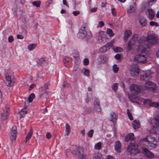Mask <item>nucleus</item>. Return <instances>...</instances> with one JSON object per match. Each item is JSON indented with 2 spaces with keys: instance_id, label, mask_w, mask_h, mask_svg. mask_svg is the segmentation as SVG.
Listing matches in <instances>:
<instances>
[{
  "instance_id": "ea45409f",
  "label": "nucleus",
  "mask_w": 159,
  "mask_h": 159,
  "mask_svg": "<svg viewBox=\"0 0 159 159\" xmlns=\"http://www.w3.org/2000/svg\"><path fill=\"white\" fill-rule=\"evenodd\" d=\"M40 3L41 2L40 1H37L32 2V4H33V5L37 7L40 6Z\"/></svg>"
},
{
  "instance_id": "9d476101",
  "label": "nucleus",
  "mask_w": 159,
  "mask_h": 159,
  "mask_svg": "<svg viewBox=\"0 0 159 159\" xmlns=\"http://www.w3.org/2000/svg\"><path fill=\"white\" fill-rule=\"evenodd\" d=\"M142 150L143 154L146 157L149 158H152L154 157V154L149 151L146 148L143 147L142 148Z\"/></svg>"
},
{
  "instance_id": "0e129e2a",
  "label": "nucleus",
  "mask_w": 159,
  "mask_h": 159,
  "mask_svg": "<svg viewBox=\"0 0 159 159\" xmlns=\"http://www.w3.org/2000/svg\"><path fill=\"white\" fill-rule=\"evenodd\" d=\"M80 13V12L79 11H74L73 12V13L75 16H76L79 14Z\"/></svg>"
},
{
  "instance_id": "c85d7f7f",
  "label": "nucleus",
  "mask_w": 159,
  "mask_h": 159,
  "mask_svg": "<svg viewBox=\"0 0 159 159\" xmlns=\"http://www.w3.org/2000/svg\"><path fill=\"white\" fill-rule=\"evenodd\" d=\"M26 107H25L22 109V110L20 112L21 117H23L27 113V111H26Z\"/></svg>"
},
{
  "instance_id": "aec40b11",
  "label": "nucleus",
  "mask_w": 159,
  "mask_h": 159,
  "mask_svg": "<svg viewBox=\"0 0 159 159\" xmlns=\"http://www.w3.org/2000/svg\"><path fill=\"white\" fill-rule=\"evenodd\" d=\"M147 11L148 13L149 18L150 20L152 19L155 16L154 11L152 9H148Z\"/></svg>"
},
{
  "instance_id": "39448f33",
  "label": "nucleus",
  "mask_w": 159,
  "mask_h": 159,
  "mask_svg": "<svg viewBox=\"0 0 159 159\" xmlns=\"http://www.w3.org/2000/svg\"><path fill=\"white\" fill-rule=\"evenodd\" d=\"M130 89L132 94L136 95L140 92L141 89L139 86L135 84H132L130 87Z\"/></svg>"
},
{
  "instance_id": "49530a36",
  "label": "nucleus",
  "mask_w": 159,
  "mask_h": 159,
  "mask_svg": "<svg viewBox=\"0 0 159 159\" xmlns=\"http://www.w3.org/2000/svg\"><path fill=\"white\" fill-rule=\"evenodd\" d=\"M118 85V84L117 83H115L113 84L112 86V89L114 91H116L117 90Z\"/></svg>"
},
{
  "instance_id": "dca6fc26",
  "label": "nucleus",
  "mask_w": 159,
  "mask_h": 159,
  "mask_svg": "<svg viewBox=\"0 0 159 159\" xmlns=\"http://www.w3.org/2000/svg\"><path fill=\"white\" fill-rule=\"evenodd\" d=\"M48 87L47 84H45L43 87V89L41 90L42 93L40 94V97L42 98L44 94L46 93L48 94Z\"/></svg>"
},
{
  "instance_id": "a211bd4d",
  "label": "nucleus",
  "mask_w": 159,
  "mask_h": 159,
  "mask_svg": "<svg viewBox=\"0 0 159 159\" xmlns=\"http://www.w3.org/2000/svg\"><path fill=\"white\" fill-rule=\"evenodd\" d=\"M132 34V31L130 30H127L125 32L124 37V39L125 41V42L127 40L129 37Z\"/></svg>"
},
{
  "instance_id": "4be33fe9",
  "label": "nucleus",
  "mask_w": 159,
  "mask_h": 159,
  "mask_svg": "<svg viewBox=\"0 0 159 159\" xmlns=\"http://www.w3.org/2000/svg\"><path fill=\"white\" fill-rule=\"evenodd\" d=\"M133 128L134 129H137L140 127L139 122L138 120H134L132 123Z\"/></svg>"
},
{
  "instance_id": "8fccbe9b",
  "label": "nucleus",
  "mask_w": 159,
  "mask_h": 159,
  "mask_svg": "<svg viewBox=\"0 0 159 159\" xmlns=\"http://www.w3.org/2000/svg\"><path fill=\"white\" fill-rule=\"evenodd\" d=\"M104 25V23L103 21H100L99 22L98 25V27H102Z\"/></svg>"
},
{
  "instance_id": "a878e982",
  "label": "nucleus",
  "mask_w": 159,
  "mask_h": 159,
  "mask_svg": "<svg viewBox=\"0 0 159 159\" xmlns=\"http://www.w3.org/2000/svg\"><path fill=\"white\" fill-rule=\"evenodd\" d=\"M138 37V35L137 34H135L132 36L131 38L129 41L134 44L135 42L137 40Z\"/></svg>"
},
{
  "instance_id": "6e6552de",
  "label": "nucleus",
  "mask_w": 159,
  "mask_h": 159,
  "mask_svg": "<svg viewBox=\"0 0 159 159\" xmlns=\"http://www.w3.org/2000/svg\"><path fill=\"white\" fill-rule=\"evenodd\" d=\"M5 79L7 81V86L11 87L13 85V80H14V77L12 75L6 74Z\"/></svg>"
},
{
  "instance_id": "412c9836",
  "label": "nucleus",
  "mask_w": 159,
  "mask_h": 159,
  "mask_svg": "<svg viewBox=\"0 0 159 159\" xmlns=\"http://www.w3.org/2000/svg\"><path fill=\"white\" fill-rule=\"evenodd\" d=\"M155 120V125L154 126L153 129L155 127L157 128L158 130H159V116H156L154 118Z\"/></svg>"
},
{
  "instance_id": "393cba45",
  "label": "nucleus",
  "mask_w": 159,
  "mask_h": 159,
  "mask_svg": "<svg viewBox=\"0 0 159 159\" xmlns=\"http://www.w3.org/2000/svg\"><path fill=\"white\" fill-rule=\"evenodd\" d=\"M134 47V44L129 41L128 43V46L127 48V50L130 51L133 49Z\"/></svg>"
},
{
  "instance_id": "4d7b16f0",
  "label": "nucleus",
  "mask_w": 159,
  "mask_h": 159,
  "mask_svg": "<svg viewBox=\"0 0 159 159\" xmlns=\"http://www.w3.org/2000/svg\"><path fill=\"white\" fill-rule=\"evenodd\" d=\"M36 85L35 84H32L30 85V88L29 89V90H31L32 89H33L35 87H36Z\"/></svg>"
},
{
  "instance_id": "58836bf2",
  "label": "nucleus",
  "mask_w": 159,
  "mask_h": 159,
  "mask_svg": "<svg viewBox=\"0 0 159 159\" xmlns=\"http://www.w3.org/2000/svg\"><path fill=\"white\" fill-rule=\"evenodd\" d=\"M36 44H33L29 45L28 46V49L30 51L32 50L36 47Z\"/></svg>"
},
{
  "instance_id": "20e7f679",
  "label": "nucleus",
  "mask_w": 159,
  "mask_h": 159,
  "mask_svg": "<svg viewBox=\"0 0 159 159\" xmlns=\"http://www.w3.org/2000/svg\"><path fill=\"white\" fill-rule=\"evenodd\" d=\"M83 149L82 148L75 147L73 149L72 153L79 158L83 156Z\"/></svg>"
},
{
  "instance_id": "0eeeda50",
  "label": "nucleus",
  "mask_w": 159,
  "mask_h": 159,
  "mask_svg": "<svg viewBox=\"0 0 159 159\" xmlns=\"http://www.w3.org/2000/svg\"><path fill=\"white\" fill-rule=\"evenodd\" d=\"M130 73L132 76L134 77L137 76L139 74V69L137 66L134 65H131Z\"/></svg>"
},
{
  "instance_id": "603ef678",
  "label": "nucleus",
  "mask_w": 159,
  "mask_h": 159,
  "mask_svg": "<svg viewBox=\"0 0 159 159\" xmlns=\"http://www.w3.org/2000/svg\"><path fill=\"white\" fill-rule=\"evenodd\" d=\"M89 63V59L87 58H85L84 60V64L85 65H87Z\"/></svg>"
},
{
  "instance_id": "bf43d9fd",
  "label": "nucleus",
  "mask_w": 159,
  "mask_h": 159,
  "mask_svg": "<svg viewBox=\"0 0 159 159\" xmlns=\"http://www.w3.org/2000/svg\"><path fill=\"white\" fill-rule=\"evenodd\" d=\"M17 37L18 39H22L24 38V36L23 35L20 34H17Z\"/></svg>"
},
{
  "instance_id": "3c124183",
  "label": "nucleus",
  "mask_w": 159,
  "mask_h": 159,
  "mask_svg": "<svg viewBox=\"0 0 159 159\" xmlns=\"http://www.w3.org/2000/svg\"><path fill=\"white\" fill-rule=\"evenodd\" d=\"M115 57L117 59L120 60L121 58V55L120 54H118L115 56Z\"/></svg>"
},
{
  "instance_id": "6ab92c4d",
  "label": "nucleus",
  "mask_w": 159,
  "mask_h": 159,
  "mask_svg": "<svg viewBox=\"0 0 159 159\" xmlns=\"http://www.w3.org/2000/svg\"><path fill=\"white\" fill-rule=\"evenodd\" d=\"M33 130L32 129H30L29 132L27 134L25 142V143H26L27 141H28L31 137L33 135Z\"/></svg>"
},
{
  "instance_id": "864d4df0",
  "label": "nucleus",
  "mask_w": 159,
  "mask_h": 159,
  "mask_svg": "<svg viewBox=\"0 0 159 159\" xmlns=\"http://www.w3.org/2000/svg\"><path fill=\"white\" fill-rule=\"evenodd\" d=\"M89 70H85L84 72V74L88 76H89Z\"/></svg>"
},
{
  "instance_id": "bb28decb",
  "label": "nucleus",
  "mask_w": 159,
  "mask_h": 159,
  "mask_svg": "<svg viewBox=\"0 0 159 159\" xmlns=\"http://www.w3.org/2000/svg\"><path fill=\"white\" fill-rule=\"evenodd\" d=\"M139 22L141 25L143 26H145L147 25V22L146 19L143 17H141L140 18Z\"/></svg>"
},
{
  "instance_id": "774afa93",
  "label": "nucleus",
  "mask_w": 159,
  "mask_h": 159,
  "mask_svg": "<svg viewBox=\"0 0 159 159\" xmlns=\"http://www.w3.org/2000/svg\"><path fill=\"white\" fill-rule=\"evenodd\" d=\"M106 159H115L111 156H108L107 157Z\"/></svg>"
},
{
  "instance_id": "6e6d98bb",
  "label": "nucleus",
  "mask_w": 159,
  "mask_h": 159,
  "mask_svg": "<svg viewBox=\"0 0 159 159\" xmlns=\"http://www.w3.org/2000/svg\"><path fill=\"white\" fill-rule=\"evenodd\" d=\"M93 159H101V158L97 154H95L94 155Z\"/></svg>"
},
{
  "instance_id": "f8f14e48",
  "label": "nucleus",
  "mask_w": 159,
  "mask_h": 159,
  "mask_svg": "<svg viewBox=\"0 0 159 159\" xmlns=\"http://www.w3.org/2000/svg\"><path fill=\"white\" fill-rule=\"evenodd\" d=\"M86 26L83 25L79 30V36L80 38H84L87 35L86 31L85 30Z\"/></svg>"
},
{
  "instance_id": "e2e57ef3",
  "label": "nucleus",
  "mask_w": 159,
  "mask_h": 159,
  "mask_svg": "<svg viewBox=\"0 0 159 159\" xmlns=\"http://www.w3.org/2000/svg\"><path fill=\"white\" fill-rule=\"evenodd\" d=\"M97 8L96 7H94V8H92L90 9V11L91 12H94L97 11Z\"/></svg>"
},
{
  "instance_id": "2eb2a0df",
  "label": "nucleus",
  "mask_w": 159,
  "mask_h": 159,
  "mask_svg": "<svg viewBox=\"0 0 159 159\" xmlns=\"http://www.w3.org/2000/svg\"><path fill=\"white\" fill-rule=\"evenodd\" d=\"M121 144L119 141H116L115 143V149L118 152H121Z\"/></svg>"
},
{
  "instance_id": "7c9ffc66",
  "label": "nucleus",
  "mask_w": 159,
  "mask_h": 159,
  "mask_svg": "<svg viewBox=\"0 0 159 159\" xmlns=\"http://www.w3.org/2000/svg\"><path fill=\"white\" fill-rule=\"evenodd\" d=\"M111 120L113 121H115L117 118V116L116 115L115 113L114 112H112L111 114Z\"/></svg>"
},
{
  "instance_id": "4468645a",
  "label": "nucleus",
  "mask_w": 159,
  "mask_h": 159,
  "mask_svg": "<svg viewBox=\"0 0 159 159\" xmlns=\"http://www.w3.org/2000/svg\"><path fill=\"white\" fill-rule=\"evenodd\" d=\"M144 102L148 105L149 106L157 107H159V103L152 102L149 99H145Z\"/></svg>"
},
{
  "instance_id": "680f3d73",
  "label": "nucleus",
  "mask_w": 159,
  "mask_h": 159,
  "mask_svg": "<svg viewBox=\"0 0 159 159\" xmlns=\"http://www.w3.org/2000/svg\"><path fill=\"white\" fill-rule=\"evenodd\" d=\"M68 59H64L63 60V62L64 63V64H65L66 65H68Z\"/></svg>"
},
{
  "instance_id": "de8ad7c7",
  "label": "nucleus",
  "mask_w": 159,
  "mask_h": 159,
  "mask_svg": "<svg viewBox=\"0 0 159 159\" xmlns=\"http://www.w3.org/2000/svg\"><path fill=\"white\" fill-rule=\"evenodd\" d=\"M94 131L93 129H91L89 131L87 134L88 136L89 137H92L93 136Z\"/></svg>"
},
{
  "instance_id": "79ce46f5",
  "label": "nucleus",
  "mask_w": 159,
  "mask_h": 159,
  "mask_svg": "<svg viewBox=\"0 0 159 159\" xmlns=\"http://www.w3.org/2000/svg\"><path fill=\"white\" fill-rule=\"evenodd\" d=\"M127 114L129 119L131 120H133V119L131 113H130L129 110L128 109L127 110Z\"/></svg>"
},
{
  "instance_id": "4c0bfd02",
  "label": "nucleus",
  "mask_w": 159,
  "mask_h": 159,
  "mask_svg": "<svg viewBox=\"0 0 159 159\" xmlns=\"http://www.w3.org/2000/svg\"><path fill=\"white\" fill-rule=\"evenodd\" d=\"M102 143L101 142H99L96 144L95 146V148L96 149L99 150L101 148Z\"/></svg>"
},
{
  "instance_id": "c756f323",
  "label": "nucleus",
  "mask_w": 159,
  "mask_h": 159,
  "mask_svg": "<svg viewBox=\"0 0 159 159\" xmlns=\"http://www.w3.org/2000/svg\"><path fill=\"white\" fill-rule=\"evenodd\" d=\"M35 97V95L34 94V93H31L28 98V102L30 103L31 102Z\"/></svg>"
},
{
  "instance_id": "1a4fd4ad",
  "label": "nucleus",
  "mask_w": 159,
  "mask_h": 159,
  "mask_svg": "<svg viewBox=\"0 0 159 159\" xmlns=\"http://www.w3.org/2000/svg\"><path fill=\"white\" fill-rule=\"evenodd\" d=\"M134 58V60L139 63H144L146 61V57L143 54H140L136 56Z\"/></svg>"
},
{
  "instance_id": "b1692460",
  "label": "nucleus",
  "mask_w": 159,
  "mask_h": 159,
  "mask_svg": "<svg viewBox=\"0 0 159 159\" xmlns=\"http://www.w3.org/2000/svg\"><path fill=\"white\" fill-rule=\"evenodd\" d=\"M17 137V134L14 133H10V135L9 136V138L11 142L15 141Z\"/></svg>"
},
{
  "instance_id": "a19ab883",
  "label": "nucleus",
  "mask_w": 159,
  "mask_h": 159,
  "mask_svg": "<svg viewBox=\"0 0 159 159\" xmlns=\"http://www.w3.org/2000/svg\"><path fill=\"white\" fill-rule=\"evenodd\" d=\"M148 74V73H146L144 75H141L140 76V79L143 80H145V78L149 76Z\"/></svg>"
},
{
  "instance_id": "7ed1b4c3",
  "label": "nucleus",
  "mask_w": 159,
  "mask_h": 159,
  "mask_svg": "<svg viewBox=\"0 0 159 159\" xmlns=\"http://www.w3.org/2000/svg\"><path fill=\"white\" fill-rule=\"evenodd\" d=\"M9 109V107L8 106H5L3 107L2 111L1 114V119L2 121H3L4 120H7L8 117V111Z\"/></svg>"
},
{
  "instance_id": "09e8293b",
  "label": "nucleus",
  "mask_w": 159,
  "mask_h": 159,
  "mask_svg": "<svg viewBox=\"0 0 159 159\" xmlns=\"http://www.w3.org/2000/svg\"><path fill=\"white\" fill-rule=\"evenodd\" d=\"M107 46H103L102 48L100 49V51L101 52H104L107 50Z\"/></svg>"
},
{
  "instance_id": "cd10ccee",
  "label": "nucleus",
  "mask_w": 159,
  "mask_h": 159,
  "mask_svg": "<svg viewBox=\"0 0 159 159\" xmlns=\"http://www.w3.org/2000/svg\"><path fill=\"white\" fill-rule=\"evenodd\" d=\"M95 108L96 111H100L101 109L100 108L99 103L98 101H95L94 103Z\"/></svg>"
},
{
  "instance_id": "5701e85b",
  "label": "nucleus",
  "mask_w": 159,
  "mask_h": 159,
  "mask_svg": "<svg viewBox=\"0 0 159 159\" xmlns=\"http://www.w3.org/2000/svg\"><path fill=\"white\" fill-rule=\"evenodd\" d=\"M157 146V144L154 142L147 143V146L150 149H152L155 148Z\"/></svg>"
},
{
  "instance_id": "37998d69",
  "label": "nucleus",
  "mask_w": 159,
  "mask_h": 159,
  "mask_svg": "<svg viewBox=\"0 0 159 159\" xmlns=\"http://www.w3.org/2000/svg\"><path fill=\"white\" fill-rule=\"evenodd\" d=\"M129 98L130 100L133 102H138L137 98H135L133 96H129Z\"/></svg>"
},
{
  "instance_id": "f704fd0d",
  "label": "nucleus",
  "mask_w": 159,
  "mask_h": 159,
  "mask_svg": "<svg viewBox=\"0 0 159 159\" xmlns=\"http://www.w3.org/2000/svg\"><path fill=\"white\" fill-rule=\"evenodd\" d=\"M66 134L67 135H68L70 133V125L68 124H66Z\"/></svg>"
},
{
  "instance_id": "c03bdc74",
  "label": "nucleus",
  "mask_w": 159,
  "mask_h": 159,
  "mask_svg": "<svg viewBox=\"0 0 159 159\" xmlns=\"http://www.w3.org/2000/svg\"><path fill=\"white\" fill-rule=\"evenodd\" d=\"M119 68L117 67L116 65H114L113 66V70L115 73H116L119 70Z\"/></svg>"
},
{
  "instance_id": "2f4dec72",
  "label": "nucleus",
  "mask_w": 159,
  "mask_h": 159,
  "mask_svg": "<svg viewBox=\"0 0 159 159\" xmlns=\"http://www.w3.org/2000/svg\"><path fill=\"white\" fill-rule=\"evenodd\" d=\"M135 7L134 5H132L130 6L128 10V12L131 13L134 11Z\"/></svg>"
},
{
  "instance_id": "052dcab7",
  "label": "nucleus",
  "mask_w": 159,
  "mask_h": 159,
  "mask_svg": "<svg viewBox=\"0 0 159 159\" xmlns=\"http://www.w3.org/2000/svg\"><path fill=\"white\" fill-rule=\"evenodd\" d=\"M111 12L113 15L114 16H116V11H115V9L113 8L111 9Z\"/></svg>"
},
{
  "instance_id": "72a5a7b5",
  "label": "nucleus",
  "mask_w": 159,
  "mask_h": 159,
  "mask_svg": "<svg viewBox=\"0 0 159 159\" xmlns=\"http://www.w3.org/2000/svg\"><path fill=\"white\" fill-rule=\"evenodd\" d=\"M11 133H14L17 134V128L16 125H13L12 126V128L11 129Z\"/></svg>"
},
{
  "instance_id": "f3484780",
  "label": "nucleus",
  "mask_w": 159,
  "mask_h": 159,
  "mask_svg": "<svg viewBox=\"0 0 159 159\" xmlns=\"http://www.w3.org/2000/svg\"><path fill=\"white\" fill-rule=\"evenodd\" d=\"M134 139V134L131 133L128 134L125 136V141L127 142L130 140H132Z\"/></svg>"
},
{
  "instance_id": "9b49d317",
  "label": "nucleus",
  "mask_w": 159,
  "mask_h": 159,
  "mask_svg": "<svg viewBox=\"0 0 159 159\" xmlns=\"http://www.w3.org/2000/svg\"><path fill=\"white\" fill-rule=\"evenodd\" d=\"M106 33L104 31H100L99 33L98 40L100 42H107Z\"/></svg>"
},
{
  "instance_id": "ddd939ff",
  "label": "nucleus",
  "mask_w": 159,
  "mask_h": 159,
  "mask_svg": "<svg viewBox=\"0 0 159 159\" xmlns=\"http://www.w3.org/2000/svg\"><path fill=\"white\" fill-rule=\"evenodd\" d=\"M142 141L146 142L147 143L156 142L155 138L150 135L147 136L145 138L141 139Z\"/></svg>"
},
{
  "instance_id": "473e14b6",
  "label": "nucleus",
  "mask_w": 159,
  "mask_h": 159,
  "mask_svg": "<svg viewBox=\"0 0 159 159\" xmlns=\"http://www.w3.org/2000/svg\"><path fill=\"white\" fill-rule=\"evenodd\" d=\"M106 33L108 34L110 37L113 36L114 35V34L112 30L111 29H107Z\"/></svg>"
},
{
  "instance_id": "338daca9",
  "label": "nucleus",
  "mask_w": 159,
  "mask_h": 159,
  "mask_svg": "<svg viewBox=\"0 0 159 159\" xmlns=\"http://www.w3.org/2000/svg\"><path fill=\"white\" fill-rule=\"evenodd\" d=\"M107 45L109 47H112L113 46V44L112 43V42H111L108 43Z\"/></svg>"
},
{
  "instance_id": "69168bd1",
  "label": "nucleus",
  "mask_w": 159,
  "mask_h": 159,
  "mask_svg": "<svg viewBox=\"0 0 159 159\" xmlns=\"http://www.w3.org/2000/svg\"><path fill=\"white\" fill-rule=\"evenodd\" d=\"M63 3L64 5H66V6L69 7L68 5L67 4L66 0H63Z\"/></svg>"
},
{
  "instance_id": "f03ea898",
  "label": "nucleus",
  "mask_w": 159,
  "mask_h": 159,
  "mask_svg": "<svg viewBox=\"0 0 159 159\" xmlns=\"http://www.w3.org/2000/svg\"><path fill=\"white\" fill-rule=\"evenodd\" d=\"M146 40L149 44L154 45L159 42L157 37L154 34H149L147 36Z\"/></svg>"
},
{
  "instance_id": "a18cd8bd",
  "label": "nucleus",
  "mask_w": 159,
  "mask_h": 159,
  "mask_svg": "<svg viewBox=\"0 0 159 159\" xmlns=\"http://www.w3.org/2000/svg\"><path fill=\"white\" fill-rule=\"evenodd\" d=\"M150 25L152 26H155L156 27L159 26V25L157 23L153 21H151L150 22Z\"/></svg>"
},
{
  "instance_id": "423d86ee",
  "label": "nucleus",
  "mask_w": 159,
  "mask_h": 159,
  "mask_svg": "<svg viewBox=\"0 0 159 159\" xmlns=\"http://www.w3.org/2000/svg\"><path fill=\"white\" fill-rule=\"evenodd\" d=\"M145 86L147 89L153 92H154L157 87L155 83L150 81L147 82L145 84Z\"/></svg>"
},
{
  "instance_id": "5fc2aeb1",
  "label": "nucleus",
  "mask_w": 159,
  "mask_h": 159,
  "mask_svg": "<svg viewBox=\"0 0 159 159\" xmlns=\"http://www.w3.org/2000/svg\"><path fill=\"white\" fill-rule=\"evenodd\" d=\"M8 42L9 43H11L14 40V38L12 36H10L8 38Z\"/></svg>"
},
{
  "instance_id": "c9c22d12",
  "label": "nucleus",
  "mask_w": 159,
  "mask_h": 159,
  "mask_svg": "<svg viewBox=\"0 0 159 159\" xmlns=\"http://www.w3.org/2000/svg\"><path fill=\"white\" fill-rule=\"evenodd\" d=\"M138 51L139 52H144L146 50V48L144 47H143L141 46H140L137 49Z\"/></svg>"
},
{
  "instance_id": "f257e3e1",
  "label": "nucleus",
  "mask_w": 159,
  "mask_h": 159,
  "mask_svg": "<svg viewBox=\"0 0 159 159\" xmlns=\"http://www.w3.org/2000/svg\"><path fill=\"white\" fill-rule=\"evenodd\" d=\"M127 151L131 155H135L139 152V151L138 149V145L134 143H130L129 145Z\"/></svg>"
},
{
  "instance_id": "13d9d810",
  "label": "nucleus",
  "mask_w": 159,
  "mask_h": 159,
  "mask_svg": "<svg viewBox=\"0 0 159 159\" xmlns=\"http://www.w3.org/2000/svg\"><path fill=\"white\" fill-rule=\"evenodd\" d=\"M46 138L48 139H50L51 137V134L49 132L47 133L46 134Z\"/></svg>"
},
{
  "instance_id": "e433bc0d",
  "label": "nucleus",
  "mask_w": 159,
  "mask_h": 159,
  "mask_svg": "<svg viewBox=\"0 0 159 159\" xmlns=\"http://www.w3.org/2000/svg\"><path fill=\"white\" fill-rule=\"evenodd\" d=\"M114 51L116 52H121L123 51V50L122 48L120 47H116V48H113Z\"/></svg>"
}]
</instances>
